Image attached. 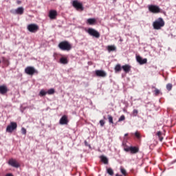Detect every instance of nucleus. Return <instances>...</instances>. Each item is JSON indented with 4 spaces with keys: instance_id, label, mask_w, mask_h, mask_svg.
<instances>
[{
    "instance_id": "nucleus-1",
    "label": "nucleus",
    "mask_w": 176,
    "mask_h": 176,
    "mask_svg": "<svg viewBox=\"0 0 176 176\" xmlns=\"http://www.w3.org/2000/svg\"><path fill=\"white\" fill-rule=\"evenodd\" d=\"M58 47H59L60 50L69 52V50L72 49V45L69 43V42L64 41L59 43Z\"/></svg>"
},
{
    "instance_id": "nucleus-26",
    "label": "nucleus",
    "mask_w": 176,
    "mask_h": 176,
    "mask_svg": "<svg viewBox=\"0 0 176 176\" xmlns=\"http://www.w3.org/2000/svg\"><path fill=\"white\" fill-rule=\"evenodd\" d=\"M173 89V84L171 83H168L166 85V90H168V91H171V90Z\"/></svg>"
},
{
    "instance_id": "nucleus-24",
    "label": "nucleus",
    "mask_w": 176,
    "mask_h": 176,
    "mask_svg": "<svg viewBox=\"0 0 176 176\" xmlns=\"http://www.w3.org/2000/svg\"><path fill=\"white\" fill-rule=\"evenodd\" d=\"M156 135L159 138L160 141L162 142L164 140L163 137H162V131H158L156 133Z\"/></svg>"
},
{
    "instance_id": "nucleus-10",
    "label": "nucleus",
    "mask_w": 176,
    "mask_h": 176,
    "mask_svg": "<svg viewBox=\"0 0 176 176\" xmlns=\"http://www.w3.org/2000/svg\"><path fill=\"white\" fill-rule=\"evenodd\" d=\"M95 74L99 78H105L107 73L104 70H96Z\"/></svg>"
},
{
    "instance_id": "nucleus-17",
    "label": "nucleus",
    "mask_w": 176,
    "mask_h": 176,
    "mask_svg": "<svg viewBox=\"0 0 176 176\" xmlns=\"http://www.w3.org/2000/svg\"><path fill=\"white\" fill-rule=\"evenodd\" d=\"M96 22L97 20L94 18H89L87 20V24H89V25H94Z\"/></svg>"
},
{
    "instance_id": "nucleus-36",
    "label": "nucleus",
    "mask_w": 176,
    "mask_h": 176,
    "mask_svg": "<svg viewBox=\"0 0 176 176\" xmlns=\"http://www.w3.org/2000/svg\"><path fill=\"white\" fill-rule=\"evenodd\" d=\"M85 146H90V145H89V143H87V141H85Z\"/></svg>"
},
{
    "instance_id": "nucleus-2",
    "label": "nucleus",
    "mask_w": 176,
    "mask_h": 176,
    "mask_svg": "<svg viewBox=\"0 0 176 176\" xmlns=\"http://www.w3.org/2000/svg\"><path fill=\"white\" fill-rule=\"evenodd\" d=\"M165 25L163 18H158L153 23V27L154 30H162V28Z\"/></svg>"
},
{
    "instance_id": "nucleus-11",
    "label": "nucleus",
    "mask_w": 176,
    "mask_h": 176,
    "mask_svg": "<svg viewBox=\"0 0 176 176\" xmlns=\"http://www.w3.org/2000/svg\"><path fill=\"white\" fill-rule=\"evenodd\" d=\"M136 60H137L138 63H139V64H140V65H142L144 64H146V63L148 62V59H146V58L143 59L140 56H136Z\"/></svg>"
},
{
    "instance_id": "nucleus-21",
    "label": "nucleus",
    "mask_w": 176,
    "mask_h": 176,
    "mask_svg": "<svg viewBox=\"0 0 176 176\" xmlns=\"http://www.w3.org/2000/svg\"><path fill=\"white\" fill-rule=\"evenodd\" d=\"M100 160L104 164H108V158H107V157L104 155L100 156Z\"/></svg>"
},
{
    "instance_id": "nucleus-38",
    "label": "nucleus",
    "mask_w": 176,
    "mask_h": 176,
    "mask_svg": "<svg viewBox=\"0 0 176 176\" xmlns=\"http://www.w3.org/2000/svg\"><path fill=\"white\" fill-rule=\"evenodd\" d=\"M6 176H13V175L12 173H8V174H6Z\"/></svg>"
},
{
    "instance_id": "nucleus-39",
    "label": "nucleus",
    "mask_w": 176,
    "mask_h": 176,
    "mask_svg": "<svg viewBox=\"0 0 176 176\" xmlns=\"http://www.w3.org/2000/svg\"><path fill=\"white\" fill-rule=\"evenodd\" d=\"M17 3H18V5H20V3H21V1H17Z\"/></svg>"
},
{
    "instance_id": "nucleus-14",
    "label": "nucleus",
    "mask_w": 176,
    "mask_h": 176,
    "mask_svg": "<svg viewBox=\"0 0 176 176\" xmlns=\"http://www.w3.org/2000/svg\"><path fill=\"white\" fill-rule=\"evenodd\" d=\"M8 91V87H6V85L0 86V94L5 96V94H6Z\"/></svg>"
},
{
    "instance_id": "nucleus-15",
    "label": "nucleus",
    "mask_w": 176,
    "mask_h": 176,
    "mask_svg": "<svg viewBox=\"0 0 176 176\" xmlns=\"http://www.w3.org/2000/svg\"><path fill=\"white\" fill-rule=\"evenodd\" d=\"M140 152V148L137 146H131L130 147V153L132 155H135V153H138Z\"/></svg>"
},
{
    "instance_id": "nucleus-5",
    "label": "nucleus",
    "mask_w": 176,
    "mask_h": 176,
    "mask_svg": "<svg viewBox=\"0 0 176 176\" xmlns=\"http://www.w3.org/2000/svg\"><path fill=\"white\" fill-rule=\"evenodd\" d=\"M148 10L149 12H151V13H154V14L160 13L161 12L160 8L158 6H155V5L148 6Z\"/></svg>"
},
{
    "instance_id": "nucleus-30",
    "label": "nucleus",
    "mask_w": 176,
    "mask_h": 176,
    "mask_svg": "<svg viewBox=\"0 0 176 176\" xmlns=\"http://www.w3.org/2000/svg\"><path fill=\"white\" fill-rule=\"evenodd\" d=\"M125 119H126V117L124 116V115H122L118 119V122H123V120H124Z\"/></svg>"
},
{
    "instance_id": "nucleus-32",
    "label": "nucleus",
    "mask_w": 176,
    "mask_h": 176,
    "mask_svg": "<svg viewBox=\"0 0 176 176\" xmlns=\"http://www.w3.org/2000/svg\"><path fill=\"white\" fill-rule=\"evenodd\" d=\"M135 136L137 138H141V134L140 133V132L138 131H136L135 133Z\"/></svg>"
},
{
    "instance_id": "nucleus-25",
    "label": "nucleus",
    "mask_w": 176,
    "mask_h": 176,
    "mask_svg": "<svg viewBox=\"0 0 176 176\" xmlns=\"http://www.w3.org/2000/svg\"><path fill=\"white\" fill-rule=\"evenodd\" d=\"M47 92L45 91V90L41 89V90L40 91V93H39L40 97H43V96H45L47 95Z\"/></svg>"
},
{
    "instance_id": "nucleus-20",
    "label": "nucleus",
    "mask_w": 176,
    "mask_h": 176,
    "mask_svg": "<svg viewBox=\"0 0 176 176\" xmlns=\"http://www.w3.org/2000/svg\"><path fill=\"white\" fill-rule=\"evenodd\" d=\"M60 64H68V59L65 57H62L60 58Z\"/></svg>"
},
{
    "instance_id": "nucleus-42",
    "label": "nucleus",
    "mask_w": 176,
    "mask_h": 176,
    "mask_svg": "<svg viewBox=\"0 0 176 176\" xmlns=\"http://www.w3.org/2000/svg\"><path fill=\"white\" fill-rule=\"evenodd\" d=\"M0 64H1V60H0Z\"/></svg>"
},
{
    "instance_id": "nucleus-23",
    "label": "nucleus",
    "mask_w": 176,
    "mask_h": 176,
    "mask_svg": "<svg viewBox=\"0 0 176 176\" xmlns=\"http://www.w3.org/2000/svg\"><path fill=\"white\" fill-rule=\"evenodd\" d=\"M115 71H116V72H120V71H122V67L120 66V64L117 65L115 67Z\"/></svg>"
},
{
    "instance_id": "nucleus-3",
    "label": "nucleus",
    "mask_w": 176,
    "mask_h": 176,
    "mask_svg": "<svg viewBox=\"0 0 176 176\" xmlns=\"http://www.w3.org/2000/svg\"><path fill=\"white\" fill-rule=\"evenodd\" d=\"M28 30L30 32L35 33L39 31V26L35 23H31L28 25Z\"/></svg>"
},
{
    "instance_id": "nucleus-41",
    "label": "nucleus",
    "mask_w": 176,
    "mask_h": 176,
    "mask_svg": "<svg viewBox=\"0 0 176 176\" xmlns=\"http://www.w3.org/2000/svg\"><path fill=\"white\" fill-rule=\"evenodd\" d=\"M4 61H5L6 63H8V60H4Z\"/></svg>"
},
{
    "instance_id": "nucleus-27",
    "label": "nucleus",
    "mask_w": 176,
    "mask_h": 176,
    "mask_svg": "<svg viewBox=\"0 0 176 176\" xmlns=\"http://www.w3.org/2000/svg\"><path fill=\"white\" fill-rule=\"evenodd\" d=\"M107 172L109 175H113V170L112 169V168H107Z\"/></svg>"
},
{
    "instance_id": "nucleus-13",
    "label": "nucleus",
    "mask_w": 176,
    "mask_h": 176,
    "mask_svg": "<svg viewBox=\"0 0 176 176\" xmlns=\"http://www.w3.org/2000/svg\"><path fill=\"white\" fill-rule=\"evenodd\" d=\"M60 124H68V117L67 116H63L60 119L59 121Z\"/></svg>"
},
{
    "instance_id": "nucleus-7",
    "label": "nucleus",
    "mask_w": 176,
    "mask_h": 176,
    "mask_svg": "<svg viewBox=\"0 0 176 176\" xmlns=\"http://www.w3.org/2000/svg\"><path fill=\"white\" fill-rule=\"evenodd\" d=\"M72 6L76 9V10H84L83 4L78 1V0H74L72 2Z\"/></svg>"
},
{
    "instance_id": "nucleus-9",
    "label": "nucleus",
    "mask_w": 176,
    "mask_h": 176,
    "mask_svg": "<svg viewBox=\"0 0 176 176\" xmlns=\"http://www.w3.org/2000/svg\"><path fill=\"white\" fill-rule=\"evenodd\" d=\"M8 164L12 166V167H15V168H19V167H20V164L13 158L9 160Z\"/></svg>"
},
{
    "instance_id": "nucleus-37",
    "label": "nucleus",
    "mask_w": 176,
    "mask_h": 176,
    "mask_svg": "<svg viewBox=\"0 0 176 176\" xmlns=\"http://www.w3.org/2000/svg\"><path fill=\"white\" fill-rule=\"evenodd\" d=\"M124 151H125L126 152L130 151V147L128 148H124Z\"/></svg>"
},
{
    "instance_id": "nucleus-29",
    "label": "nucleus",
    "mask_w": 176,
    "mask_h": 176,
    "mask_svg": "<svg viewBox=\"0 0 176 176\" xmlns=\"http://www.w3.org/2000/svg\"><path fill=\"white\" fill-rule=\"evenodd\" d=\"M47 94H54V89H50L47 91Z\"/></svg>"
},
{
    "instance_id": "nucleus-33",
    "label": "nucleus",
    "mask_w": 176,
    "mask_h": 176,
    "mask_svg": "<svg viewBox=\"0 0 176 176\" xmlns=\"http://www.w3.org/2000/svg\"><path fill=\"white\" fill-rule=\"evenodd\" d=\"M154 93L155 96H157L160 93V90L155 88V89L154 90Z\"/></svg>"
},
{
    "instance_id": "nucleus-12",
    "label": "nucleus",
    "mask_w": 176,
    "mask_h": 176,
    "mask_svg": "<svg viewBox=\"0 0 176 176\" xmlns=\"http://www.w3.org/2000/svg\"><path fill=\"white\" fill-rule=\"evenodd\" d=\"M49 17L51 20H54L57 17V11L52 10L49 12Z\"/></svg>"
},
{
    "instance_id": "nucleus-8",
    "label": "nucleus",
    "mask_w": 176,
    "mask_h": 176,
    "mask_svg": "<svg viewBox=\"0 0 176 176\" xmlns=\"http://www.w3.org/2000/svg\"><path fill=\"white\" fill-rule=\"evenodd\" d=\"M17 129V123L12 122L10 124L7 126L6 131L7 133H13L14 130Z\"/></svg>"
},
{
    "instance_id": "nucleus-34",
    "label": "nucleus",
    "mask_w": 176,
    "mask_h": 176,
    "mask_svg": "<svg viewBox=\"0 0 176 176\" xmlns=\"http://www.w3.org/2000/svg\"><path fill=\"white\" fill-rule=\"evenodd\" d=\"M133 116H137V115H138V110L134 109L133 111Z\"/></svg>"
},
{
    "instance_id": "nucleus-19",
    "label": "nucleus",
    "mask_w": 176,
    "mask_h": 176,
    "mask_svg": "<svg viewBox=\"0 0 176 176\" xmlns=\"http://www.w3.org/2000/svg\"><path fill=\"white\" fill-rule=\"evenodd\" d=\"M107 50L109 53H111V52H116V46H115V45H108L107 46Z\"/></svg>"
},
{
    "instance_id": "nucleus-35",
    "label": "nucleus",
    "mask_w": 176,
    "mask_h": 176,
    "mask_svg": "<svg viewBox=\"0 0 176 176\" xmlns=\"http://www.w3.org/2000/svg\"><path fill=\"white\" fill-rule=\"evenodd\" d=\"M100 124L102 127H103L104 124H105V121H104V120H100Z\"/></svg>"
},
{
    "instance_id": "nucleus-28",
    "label": "nucleus",
    "mask_w": 176,
    "mask_h": 176,
    "mask_svg": "<svg viewBox=\"0 0 176 176\" xmlns=\"http://www.w3.org/2000/svg\"><path fill=\"white\" fill-rule=\"evenodd\" d=\"M107 116H108L109 123H111V124H113V117H112V116L111 115H108Z\"/></svg>"
},
{
    "instance_id": "nucleus-18",
    "label": "nucleus",
    "mask_w": 176,
    "mask_h": 176,
    "mask_svg": "<svg viewBox=\"0 0 176 176\" xmlns=\"http://www.w3.org/2000/svg\"><path fill=\"white\" fill-rule=\"evenodd\" d=\"M15 12L16 14H23L24 13V8L23 7H19L16 10H15Z\"/></svg>"
},
{
    "instance_id": "nucleus-6",
    "label": "nucleus",
    "mask_w": 176,
    "mask_h": 176,
    "mask_svg": "<svg viewBox=\"0 0 176 176\" xmlns=\"http://www.w3.org/2000/svg\"><path fill=\"white\" fill-rule=\"evenodd\" d=\"M25 72L27 75H30L32 76L34 74H38V71L35 69L34 67L28 66L25 69Z\"/></svg>"
},
{
    "instance_id": "nucleus-31",
    "label": "nucleus",
    "mask_w": 176,
    "mask_h": 176,
    "mask_svg": "<svg viewBox=\"0 0 176 176\" xmlns=\"http://www.w3.org/2000/svg\"><path fill=\"white\" fill-rule=\"evenodd\" d=\"M21 133L23 134V135H25V134H27V129H25L24 127L21 128Z\"/></svg>"
},
{
    "instance_id": "nucleus-22",
    "label": "nucleus",
    "mask_w": 176,
    "mask_h": 176,
    "mask_svg": "<svg viewBox=\"0 0 176 176\" xmlns=\"http://www.w3.org/2000/svg\"><path fill=\"white\" fill-rule=\"evenodd\" d=\"M120 170V173L122 174V175H124V176L129 175V174L127 173V170H126V169H124L123 167H121Z\"/></svg>"
},
{
    "instance_id": "nucleus-4",
    "label": "nucleus",
    "mask_w": 176,
    "mask_h": 176,
    "mask_svg": "<svg viewBox=\"0 0 176 176\" xmlns=\"http://www.w3.org/2000/svg\"><path fill=\"white\" fill-rule=\"evenodd\" d=\"M87 32H88V34L91 35V36H94V38H98L100 36V32H98V31L96 30V29L94 28H89Z\"/></svg>"
},
{
    "instance_id": "nucleus-40",
    "label": "nucleus",
    "mask_w": 176,
    "mask_h": 176,
    "mask_svg": "<svg viewBox=\"0 0 176 176\" xmlns=\"http://www.w3.org/2000/svg\"><path fill=\"white\" fill-rule=\"evenodd\" d=\"M127 135H129V133H126V134L124 135V137H127Z\"/></svg>"
},
{
    "instance_id": "nucleus-16",
    "label": "nucleus",
    "mask_w": 176,
    "mask_h": 176,
    "mask_svg": "<svg viewBox=\"0 0 176 176\" xmlns=\"http://www.w3.org/2000/svg\"><path fill=\"white\" fill-rule=\"evenodd\" d=\"M122 68L123 71H124V72H125L126 74H129V72L130 71H131V66H130V65H123V66L122 67Z\"/></svg>"
}]
</instances>
